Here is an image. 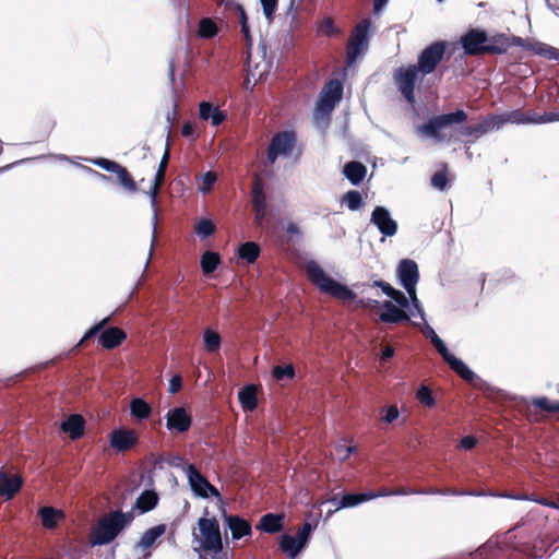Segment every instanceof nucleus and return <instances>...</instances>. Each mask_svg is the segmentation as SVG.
Segmentation results:
<instances>
[{
  "mask_svg": "<svg viewBox=\"0 0 559 559\" xmlns=\"http://www.w3.org/2000/svg\"><path fill=\"white\" fill-rule=\"evenodd\" d=\"M318 284V288L321 293L329 294L343 302L354 301L365 308V309H379L381 310L379 314V319L384 323H400L402 321H408L409 317L403 310L394 306L391 301H382L379 302L374 299H356L357 295L354 290L349 289L346 285H343L342 282H314Z\"/></svg>",
  "mask_w": 559,
  "mask_h": 559,
  "instance_id": "f257e3e1",
  "label": "nucleus"
},
{
  "mask_svg": "<svg viewBox=\"0 0 559 559\" xmlns=\"http://www.w3.org/2000/svg\"><path fill=\"white\" fill-rule=\"evenodd\" d=\"M134 521L132 512L112 510L102 515L90 533L92 546H104L112 543L121 533L128 530Z\"/></svg>",
  "mask_w": 559,
  "mask_h": 559,
  "instance_id": "f03ea898",
  "label": "nucleus"
},
{
  "mask_svg": "<svg viewBox=\"0 0 559 559\" xmlns=\"http://www.w3.org/2000/svg\"><path fill=\"white\" fill-rule=\"evenodd\" d=\"M199 534L193 532V550L199 559L219 558L224 546L219 523L215 518H200L198 521Z\"/></svg>",
  "mask_w": 559,
  "mask_h": 559,
  "instance_id": "7ed1b4c3",
  "label": "nucleus"
},
{
  "mask_svg": "<svg viewBox=\"0 0 559 559\" xmlns=\"http://www.w3.org/2000/svg\"><path fill=\"white\" fill-rule=\"evenodd\" d=\"M496 118V128L501 129L504 124H542L552 121H558V117L556 112H545L544 115H538L534 110H522L515 109L511 111H506L501 115H495Z\"/></svg>",
  "mask_w": 559,
  "mask_h": 559,
  "instance_id": "20e7f679",
  "label": "nucleus"
},
{
  "mask_svg": "<svg viewBox=\"0 0 559 559\" xmlns=\"http://www.w3.org/2000/svg\"><path fill=\"white\" fill-rule=\"evenodd\" d=\"M466 120L467 114L463 109H457L453 112L431 117L426 123L419 127V131L428 138L437 141H443L444 136L441 133L442 129L454 123H463Z\"/></svg>",
  "mask_w": 559,
  "mask_h": 559,
  "instance_id": "39448f33",
  "label": "nucleus"
},
{
  "mask_svg": "<svg viewBox=\"0 0 559 559\" xmlns=\"http://www.w3.org/2000/svg\"><path fill=\"white\" fill-rule=\"evenodd\" d=\"M535 45V39L522 38L515 35L508 36L504 33H496L489 37L486 55H504L513 46L521 47L534 55Z\"/></svg>",
  "mask_w": 559,
  "mask_h": 559,
  "instance_id": "423d86ee",
  "label": "nucleus"
},
{
  "mask_svg": "<svg viewBox=\"0 0 559 559\" xmlns=\"http://www.w3.org/2000/svg\"><path fill=\"white\" fill-rule=\"evenodd\" d=\"M372 25L370 19H364L357 23L347 41L346 47V61L352 64L356 59L362 55L368 48L369 29Z\"/></svg>",
  "mask_w": 559,
  "mask_h": 559,
  "instance_id": "0eeeda50",
  "label": "nucleus"
},
{
  "mask_svg": "<svg viewBox=\"0 0 559 559\" xmlns=\"http://www.w3.org/2000/svg\"><path fill=\"white\" fill-rule=\"evenodd\" d=\"M448 49V43L444 40H436L424 48L414 64L423 75L430 74L436 71L439 63L443 60Z\"/></svg>",
  "mask_w": 559,
  "mask_h": 559,
  "instance_id": "6e6552de",
  "label": "nucleus"
},
{
  "mask_svg": "<svg viewBox=\"0 0 559 559\" xmlns=\"http://www.w3.org/2000/svg\"><path fill=\"white\" fill-rule=\"evenodd\" d=\"M250 201L253 211V222L257 227H262L267 221V201L264 191V181L259 174H254Z\"/></svg>",
  "mask_w": 559,
  "mask_h": 559,
  "instance_id": "1a4fd4ad",
  "label": "nucleus"
},
{
  "mask_svg": "<svg viewBox=\"0 0 559 559\" xmlns=\"http://www.w3.org/2000/svg\"><path fill=\"white\" fill-rule=\"evenodd\" d=\"M418 70L414 64L408 67H400L394 71V82L408 104L415 103V86L418 79Z\"/></svg>",
  "mask_w": 559,
  "mask_h": 559,
  "instance_id": "9d476101",
  "label": "nucleus"
},
{
  "mask_svg": "<svg viewBox=\"0 0 559 559\" xmlns=\"http://www.w3.org/2000/svg\"><path fill=\"white\" fill-rule=\"evenodd\" d=\"M313 530L314 525L305 522L296 536L284 534L280 540L282 551L286 552L290 558H295L308 544Z\"/></svg>",
  "mask_w": 559,
  "mask_h": 559,
  "instance_id": "9b49d317",
  "label": "nucleus"
},
{
  "mask_svg": "<svg viewBox=\"0 0 559 559\" xmlns=\"http://www.w3.org/2000/svg\"><path fill=\"white\" fill-rule=\"evenodd\" d=\"M296 144V135L293 131H280L275 133L267 146V162L273 165L278 156L292 154Z\"/></svg>",
  "mask_w": 559,
  "mask_h": 559,
  "instance_id": "f8f14e48",
  "label": "nucleus"
},
{
  "mask_svg": "<svg viewBox=\"0 0 559 559\" xmlns=\"http://www.w3.org/2000/svg\"><path fill=\"white\" fill-rule=\"evenodd\" d=\"M489 36L483 28H468L460 38V44L466 56L486 55Z\"/></svg>",
  "mask_w": 559,
  "mask_h": 559,
  "instance_id": "ddd939ff",
  "label": "nucleus"
},
{
  "mask_svg": "<svg viewBox=\"0 0 559 559\" xmlns=\"http://www.w3.org/2000/svg\"><path fill=\"white\" fill-rule=\"evenodd\" d=\"M90 162L93 165L98 166L108 173L115 174L117 176L118 182L126 191L132 193L136 191L138 187L133 177L131 176L129 170L119 163L105 157L92 158L90 159Z\"/></svg>",
  "mask_w": 559,
  "mask_h": 559,
  "instance_id": "4468645a",
  "label": "nucleus"
},
{
  "mask_svg": "<svg viewBox=\"0 0 559 559\" xmlns=\"http://www.w3.org/2000/svg\"><path fill=\"white\" fill-rule=\"evenodd\" d=\"M186 476L192 492L200 498L219 497V492L194 465L186 466Z\"/></svg>",
  "mask_w": 559,
  "mask_h": 559,
  "instance_id": "2eb2a0df",
  "label": "nucleus"
},
{
  "mask_svg": "<svg viewBox=\"0 0 559 559\" xmlns=\"http://www.w3.org/2000/svg\"><path fill=\"white\" fill-rule=\"evenodd\" d=\"M166 530L165 524L147 528L135 543L134 548L142 552L144 559L150 558L156 542L166 533Z\"/></svg>",
  "mask_w": 559,
  "mask_h": 559,
  "instance_id": "dca6fc26",
  "label": "nucleus"
},
{
  "mask_svg": "<svg viewBox=\"0 0 559 559\" xmlns=\"http://www.w3.org/2000/svg\"><path fill=\"white\" fill-rule=\"evenodd\" d=\"M165 418L166 428L171 433H185L190 429L192 424L191 416L183 407H175L169 409Z\"/></svg>",
  "mask_w": 559,
  "mask_h": 559,
  "instance_id": "f3484780",
  "label": "nucleus"
},
{
  "mask_svg": "<svg viewBox=\"0 0 559 559\" xmlns=\"http://www.w3.org/2000/svg\"><path fill=\"white\" fill-rule=\"evenodd\" d=\"M343 95V84L340 80H330L323 87L320 96L319 108L331 111Z\"/></svg>",
  "mask_w": 559,
  "mask_h": 559,
  "instance_id": "a211bd4d",
  "label": "nucleus"
},
{
  "mask_svg": "<svg viewBox=\"0 0 559 559\" xmlns=\"http://www.w3.org/2000/svg\"><path fill=\"white\" fill-rule=\"evenodd\" d=\"M370 222L386 237H392L397 233V223L391 217L388 209L383 206L374 207Z\"/></svg>",
  "mask_w": 559,
  "mask_h": 559,
  "instance_id": "6ab92c4d",
  "label": "nucleus"
},
{
  "mask_svg": "<svg viewBox=\"0 0 559 559\" xmlns=\"http://www.w3.org/2000/svg\"><path fill=\"white\" fill-rule=\"evenodd\" d=\"M451 367L453 371H455L463 380L466 382L477 385L479 384L489 388L469 367L461 359L456 358L450 352L442 357Z\"/></svg>",
  "mask_w": 559,
  "mask_h": 559,
  "instance_id": "aec40b11",
  "label": "nucleus"
},
{
  "mask_svg": "<svg viewBox=\"0 0 559 559\" xmlns=\"http://www.w3.org/2000/svg\"><path fill=\"white\" fill-rule=\"evenodd\" d=\"M136 440V433L131 429H115L109 436L110 447L118 452L130 450Z\"/></svg>",
  "mask_w": 559,
  "mask_h": 559,
  "instance_id": "412c9836",
  "label": "nucleus"
},
{
  "mask_svg": "<svg viewBox=\"0 0 559 559\" xmlns=\"http://www.w3.org/2000/svg\"><path fill=\"white\" fill-rule=\"evenodd\" d=\"M159 497L156 491L154 490H144L135 500L134 504L132 506L131 510L128 512H132V515L134 516V513L138 514H144L146 512L152 511L156 508L158 504Z\"/></svg>",
  "mask_w": 559,
  "mask_h": 559,
  "instance_id": "4be33fe9",
  "label": "nucleus"
},
{
  "mask_svg": "<svg viewBox=\"0 0 559 559\" xmlns=\"http://www.w3.org/2000/svg\"><path fill=\"white\" fill-rule=\"evenodd\" d=\"M498 130L496 128V118L495 115H487L483 118L481 122L475 126H464L459 129V133L463 136H480L486 134L489 131Z\"/></svg>",
  "mask_w": 559,
  "mask_h": 559,
  "instance_id": "5701e85b",
  "label": "nucleus"
},
{
  "mask_svg": "<svg viewBox=\"0 0 559 559\" xmlns=\"http://www.w3.org/2000/svg\"><path fill=\"white\" fill-rule=\"evenodd\" d=\"M226 525L231 532L233 539H240L245 536H250L252 534V528L250 523L238 516V515H227L224 516Z\"/></svg>",
  "mask_w": 559,
  "mask_h": 559,
  "instance_id": "b1692460",
  "label": "nucleus"
},
{
  "mask_svg": "<svg viewBox=\"0 0 559 559\" xmlns=\"http://www.w3.org/2000/svg\"><path fill=\"white\" fill-rule=\"evenodd\" d=\"M85 420L82 415H70L61 423V430L69 435L72 440H78L84 433Z\"/></svg>",
  "mask_w": 559,
  "mask_h": 559,
  "instance_id": "393cba45",
  "label": "nucleus"
},
{
  "mask_svg": "<svg viewBox=\"0 0 559 559\" xmlns=\"http://www.w3.org/2000/svg\"><path fill=\"white\" fill-rule=\"evenodd\" d=\"M23 479L19 476L9 477L3 468H0V495L11 499L22 487Z\"/></svg>",
  "mask_w": 559,
  "mask_h": 559,
  "instance_id": "a878e982",
  "label": "nucleus"
},
{
  "mask_svg": "<svg viewBox=\"0 0 559 559\" xmlns=\"http://www.w3.org/2000/svg\"><path fill=\"white\" fill-rule=\"evenodd\" d=\"M127 337V334L119 328L103 329L99 334L98 341L100 345L106 349H112L119 346Z\"/></svg>",
  "mask_w": 559,
  "mask_h": 559,
  "instance_id": "bb28decb",
  "label": "nucleus"
},
{
  "mask_svg": "<svg viewBox=\"0 0 559 559\" xmlns=\"http://www.w3.org/2000/svg\"><path fill=\"white\" fill-rule=\"evenodd\" d=\"M413 325L418 326L420 329L423 334L430 340L435 348L442 357L449 353V349L445 346L444 342L438 336L435 330L426 322L425 318L424 321L420 320V322L413 321Z\"/></svg>",
  "mask_w": 559,
  "mask_h": 559,
  "instance_id": "cd10ccee",
  "label": "nucleus"
},
{
  "mask_svg": "<svg viewBox=\"0 0 559 559\" xmlns=\"http://www.w3.org/2000/svg\"><path fill=\"white\" fill-rule=\"evenodd\" d=\"M283 518L282 514L266 513L260 519L257 528L267 534L278 533L283 530Z\"/></svg>",
  "mask_w": 559,
  "mask_h": 559,
  "instance_id": "c85d7f7f",
  "label": "nucleus"
},
{
  "mask_svg": "<svg viewBox=\"0 0 559 559\" xmlns=\"http://www.w3.org/2000/svg\"><path fill=\"white\" fill-rule=\"evenodd\" d=\"M343 173L353 185H359L366 177L367 168L360 162L352 160L344 166Z\"/></svg>",
  "mask_w": 559,
  "mask_h": 559,
  "instance_id": "c756f323",
  "label": "nucleus"
},
{
  "mask_svg": "<svg viewBox=\"0 0 559 559\" xmlns=\"http://www.w3.org/2000/svg\"><path fill=\"white\" fill-rule=\"evenodd\" d=\"M397 280H418L419 271L417 263L412 259H403L396 267Z\"/></svg>",
  "mask_w": 559,
  "mask_h": 559,
  "instance_id": "7c9ffc66",
  "label": "nucleus"
},
{
  "mask_svg": "<svg viewBox=\"0 0 559 559\" xmlns=\"http://www.w3.org/2000/svg\"><path fill=\"white\" fill-rule=\"evenodd\" d=\"M130 413L136 419L144 420L151 416L152 407L142 397H134L130 402Z\"/></svg>",
  "mask_w": 559,
  "mask_h": 559,
  "instance_id": "2f4dec72",
  "label": "nucleus"
},
{
  "mask_svg": "<svg viewBox=\"0 0 559 559\" xmlns=\"http://www.w3.org/2000/svg\"><path fill=\"white\" fill-rule=\"evenodd\" d=\"M374 287H381L382 292L392 298L401 308L408 307V298L399 289L393 288L388 282H373Z\"/></svg>",
  "mask_w": 559,
  "mask_h": 559,
  "instance_id": "473e14b6",
  "label": "nucleus"
},
{
  "mask_svg": "<svg viewBox=\"0 0 559 559\" xmlns=\"http://www.w3.org/2000/svg\"><path fill=\"white\" fill-rule=\"evenodd\" d=\"M260 255V246L257 242L248 241L239 246L238 257L248 263H253Z\"/></svg>",
  "mask_w": 559,
  "mask_h": 559,
  "instance_id": "72a5a7b5",
  "label": "nucleus"
},
{
  "mask_svg": "<svg viewBox=\"0 0 559 559\" xmlns=\"http://www.w3.org/2000/svg\"><path fill=\"white\" fill-rule=\"evenodd\" d=\"M221 263V257L213 251H206L201 257V269L205 276L211 275Z\"/></svg>",
  "mask_w": 559,
  "mask_h": 559,
  "instance_id": "f704fd0d",
  "label": "nucleus"
},
{
  "mask_svg": "<svg viewBox=\"0 0 559 559\" xmlns=\"http://www.w3.org/2000/svg\"><path fill=\"white\" fill-rule=\"evenodd\" d=\"M343 31L337 27L332 16L324 17L318 25V34L328 38L341 36Z\"/></svg>",
  "mask_w": 559,
  "mask_h": 559,
  "instance_id": "c9c22d12",
  "label": "nucleus"
},
{
  "mask_svg": "<svg viewBox=\"0 0 559 559\" xmlns=\"http://www.w3.org/2000/svg\"><path fill=\"white\" fill-rule=\"evenodd\" d=\"M239 402L241 406L247 411H253L257 407V394L255 389L252 385H248L239 391Z\"/></svg>",
  "mask_w": 559,
  "mask_h": 559,
  "instance_id": "e433bc0d",
  "label": "nucleus"
},
{
  "mask_svg": "<svg viewBox=\"0 0 559 559\" xmlns=\"http://www.w3.org/2000/svg\"><path fill=\"white\" fill-rule=\"evenodd\" d=\"M370 496L365 493H345L337 503V509L353 508L362 502L369 501Z\"/></svg>",
  "mask_w": 559,
  "mask_h": 559,
  "instance_id": "4c0bfd02",
  "label": "nucleus"
},
{
  "mask_svg": "<svg viewBox=\"0 0 559 559\" xmlns=\"http://www.w3.org/2000/svg\"><path fill=\"white\" fill-rule=\"evenodd\" d=\"M308 280H332L314 260L306 261L302 266Z\"/></svg>",
  "mask_w": 559,
  "mask_h": 559,
  "instance_id": "58836bf2",
  "label": "nucleus"
},
{
  "mask_svg": "<svg viewBox=\"0 0 559 559\" xmlns=\"http://www.w3.org/2000/svg\"><path fill=\"white\" fill-rule=\"evenodd\" d=\"M217 25L210 17H203L199 22L198 35L201 38L210 39L217 34Z\"/></svg>",
  "mask_w": 559,
  "mask_h": 559,
  "instance_id": "ea45409f",
  "label": "nucleus"
},
{
  "mask_svg": "<svg viewBox=\"0 0 559 559\" xmlns=\"http://www.w3.org/2000/svg\"><path fill=\"white\" fill-rule=\"evenodd\" d=\"M41 523L46 528H52L57 524V519L62 516L60 511L55 510L51 507H43L39 510Z\"/></svg>",
  "mask_w": 559,
  "mask_h": 559,
  "instance_id": "a19ab883",
  "label": "nucleus"
},
{
  "mask_svg": "<svg viewBox=\"0 0 559 559\" xmlns=\"http://www.w3.org/2000/svg\"><path fill=\"white\" fill-rule=\"evenodd\" d=\"M534 55L542 56L548 60L559 61V49L548 44L536 40Z\"/></svg>",
  "mask_w": 559,
  "mask_h": 559,
  "instance_id": "79ce46f5",
  "label": "nucleus"
},
{
  "mask_svg": "<svg viewBox=\"0 0 559 559\" xmlns=\"http://www.w3.org/2000/svg\"><path fill=\"white\" fill-rule=\"evenodd\" d=\"M194 230L197 235L202 238L206 239L215 234L216 226L215 224L207 218H201L194 226Z\"/></svg>",
  "mask_w": 559,
  "mask_h": 559,
  "instance_id": "37998d69",
  "label": "nucleus"
},
{
  "mask_svg": "<svg viewBox=\"0 0 559 559\" xmlns=\"http://www.w3.org/2000/svg\"><path fill=\"white\" fill-rule=\"evenodd\" d=\"M343 202L350 211H357L364 205L361 194L356 190H349L343 195Z\"/></svg>",
  "mask_w": 559,
  "mask_h": 559,
  "instance_id": "c03bdc74",
  "label": "nucleus"
},
{
  "mask_svg": "<svg viewBox=\"0 0 559 559\" xmlns=\"http://www.w3.org/2000/svg\"><path fill=\"white\" fill-rule=\"evenodd\" d=\"M405 290L407 292L411 301L413 302V306L415 309H417L419 313V319L424 321V309L416 296V284L417 282H401Z\"/></svg>",
  "mask_w": 559,
  "mask_h": 559,
  "instance_id": "a18cd8bd",
  "label": "nucleus"
},
{
  "mask_svg": "<svg viewBox=\"0 0 559 559\" xmlns=\"http://www.w3.org/2000/svg\"><path fill=\"white\" fill-rule=\"evenodd\" d=\"M204 345L209 353H215L219 349L221 346V336L218 333L212 330H205L204 335Z\"/></svg>",
  "mask_w": 559,
  "mask_h": 559,
  "instance_id": "49530a36",
  "label": "nucleus"
},
{
  "mask_svg": "<svg viewBox=\"0 0 559 559\" xmlns=\"http://www.w3.org/2000/svg\"><path fill=\"white\" fill-rule=\"evenodd\" d=\"M532 404L547 413H559V401L551 402L545 396L534 397Z\"/></svg>",
  "mask_w": 559,
  "mask_h": 559,
  "instance_id": "de8ad7c7",
  "label": "nucleus"
},
{
  "mask_svg": "<svg viewBox=\"0 0 559 559\" xmlns=\"http://www.w3.org/2000/svg\"><path fill=\"white\" fill-rule=\"evenodd\" d=\"M416 397L426 407H432L436 404L431 390L426 385H420L416 392Z\"/></svg>",
  "mask_w": 559,
  "mask_h": 559,
  "instance_id": "09e8293b",
  "label": "nucleus"
},
{
  "mask_svg": "<svg viewBox=\"0 0 559 559\" xmlns=\"http://www.w3.org/2000/svg\"><path fill=\"white\" fill-rule=\"evenodd\" d=\"M449 183L448 180V171H447V165H444L443 170L436 171L431 177V186L440 191H443L447 189Z\"/></svg>",
  "mask_w": 559,
  "mask_h": 559,
  "instance_id": "8fccbe9b",
  "label": "nucleus"
},
{
  "mask_svg": "<svg viewBox=\"0 0 559 559\" xmlns=\"http://www.w3.org/2000/svg\"><path fill=\"white\" fill-rule=\"evenodd\" d=\"M108 321H109V318H105L102 321H99L98 323H96L95 325H93L91 329H88L85 332V334L83 335V337L80 340V342L76 344L75 347L82 346L87 340L94 337L97 334H100L103 332V329L108 323Z\"/></svg>",
  "mask_w": 559,
  "mask_h": 559,
  "instance_id": "3c124183",
  "label": "nucleus"
},
{
  "mask_svg": "<svg viewBox=\"0 0 559 559\" xmlns=\"http://www.w3.org/2000/svg\"><path fill=\"white\" fill-rule=\"evenodd\" d=\"M272 374L277 381H282L285 378L293 379L295 376V368L293 365H287L284 367L276 366L273 368Z\"/></svg>",
  "mask_w": 559,
  "mask_h": 559,
  "instance_id": "603ef678",
  "label": "nucleus"
},
{
  "mask_svg": "<svg viewBox=\"0 0 559 559\" xmlns=\"http://www.w3.org/2000/svg\"><path fill=\"white\" fill-rule=\"evenodd\" d=\"M263 14L269 23L273 22L278 7V0H260Z\"/></svg>",
  "mask_w": 559,
  "mask_h": 559,
  "instance_id": "864d4df0",
  "label": "nucleus"
},
{
  "mask_svg": "<svg viewBox=\"0 0 559 559\" xmlns=\"http://www.w3.org/2000/svg\"><path fill=\"white\" fill-rule=\"evenodd\" d=\"M165 177H166V171L157 169L153 185L148 191L153 201L156 200V198L160 191V188L163 187V185L165 182Z\"/></svg>",
  "mask_w": 559,
  "mask_h": 559,
  "instance_id": "5fc2aeb1",
  "label": "nucleus"
},
{
  "mask_svg": "<svg viewBox=\"0 0 559 559\" xmlns=\"http://www.w3.org/2000/svg\"><path fill=\"white\" fill-rule=\"evenodd\" d=\"M217 176L213 171H207L202 177V182L200 185V190L202 192H210L215 183Z\"/></svg>",
  "mask_w": 559,
  "mask_h": 559,
  "instance_id": "6e6d98bb",
  "label": "nucleus"
},
{
  "mask_svg": "<svg viewBox=\"0 0 559 559\" xmlns=\"http://www.w3.org/2000/svg\"><path fill=\"white\" fill-rule=\"evenodd\" d=\"M336 454L341 462L346 461L352 454H354L357 451L356 445H343L337 444L335 447Z\"/></svg>",
  "mask_w": 559,
  "mask_h": 559,
  "instance_id": "4d7b16f0",
  "label": "nucleus"
},
{
  "mask_svg": "<svg viewBox=\"0 0 559 559\" xmlns=\"http://www.w3.org/2000/svg\"><path fill=\"white\" fill-rule=\"evenodd\" d=\"M216 107H213L211 103L202 102L200 104V118L203 120H209L211 118V115L215 111Z\"/></svg>",
  "mask_w": 559,
  "mask_h": 559,
  "instance_id": "13d9d810",
  "label": "nucleus"
},
{
  "mask_svg": "<svg viewBox=\"0 0 559 559\" xmlns=\"http://www.w3.org/2000/svg\"><path fill=\"white\" fill-rule=\"evenodd\" d=\"M400 416V411L397 408V406L395 405H391L388 409H386V413L385 415L383 416V420L388 424H391L393 423L394 420H396Z\"/></svg>",
  "mask_w": 559,
  "mask_h": 559,
  "instance_id": "bf43d9fd",
  "label": "nucleus"
},
{
  "mask_svg": "<svg viewBox=\"0 0 559 559\" xmlns=\"http://www.w3.org/2000/svg\"><path fill=\"white\" fill-rule=\"evenodd\" d=\"M210 119H211L212 126L217 127L225 121L226 114L217 107V108H215V111L213 112V115H211Z\"/></svg>",
  "mask_w": 559,
  "mask_h": 559,
  "instance_id": "052dcab7",
  "label": "nucleus"
},
{
  "mask_svg": "<svg viewBox=\"0 0 559 559\" xmlns=\"http://www.w3.org/2000/svg\"><path fill=\"white\" fill-rule=\"evenodd\" d=\"M181 386H182L181 376L176 374L169 381L168 391H169V393L175 394L181 389Z\"/></svg>",
  "mask_w": 559,
  "mask_h": 559,
  "instance_id": "680f3d73",
  "label": "nucleus"
},
{
  "mask_svg": "<svg viewBox=\"0 0 559 559\" xmlns=\"http://www.w3.org/2000/svg\"><path fill=\"white\" fill-rule=\"evenodd\" d=\"M169 159H170V144L167 141L165 152L163 154V157H162L159 166H158V170L167 171Z\"/></svg>",
  "mask_w": 559,
  "mask_h": 559,
  "instance_id": "e2e57ef3",
  "label": "nucleus"
},
{
  "mask_svg": "<svg viewBox=\"0 0 559 559\" xmlns=\"http://www.w3.org/2000/svg\"><path fill=\"white\" fill-rule=\"evenodd\" d=\"M476 439L472 436H466L461 440V447L465 450H471L475 447Z\"/></svg>",
  "mask_w": 559,
  "mask_h": 559,
  "instance_id": "0e129e2a",
  "label": "nucleus"
},
{
  "mask_svg": "<svg viewBox=\"0 0 559 559\" xmlns=\"http://www.w3.org/2000/svg\"><path fill=\"white\" fill-rule=\"evenodd\" d=\"M170 465L174 466V467L182 468V471L186 473V466L190 465V464L187 463L183 460V457L177 455V456L173 457V460L170 462Z\"/></svg>",
  "mask_w": 559,
  "mask_h": 559,
  "instance_id": "69168bd1",
  "label": "nucleus"
},
{
  "mask_svg": "<svg viewBox=\"0 0 559 559\" xmlns=\"http://www.w3.org/2000/svg\"><path fill=\"white\" fill-rule=\"evenodd\" d=\"M193 132H194V127L191 122L188 121L182 124V128H181L182 136L189 138L193 134Z\"/></svg>",
  "mask_w": 559,
  "mask_h": 559,
  "instance_id": "338daca9",
  "label": "nucleus"
},
{
  "mask_svg": "<svg viewBox=\"0 0 559 559\" xmlns=\"http://www.w3.org/2000/svg\"><path fill=\"white\" fill-rule=\"evenodd\" d=\"M286 231H287V234H289V236H300L301 235L300 228L295 223H289L286 227Z\"/></svg>",
  "mask_w": 559,
  "mask_h": 559,
  "instance_id": "774afa93",
  "label": "nucleus"
}]
</instances>
